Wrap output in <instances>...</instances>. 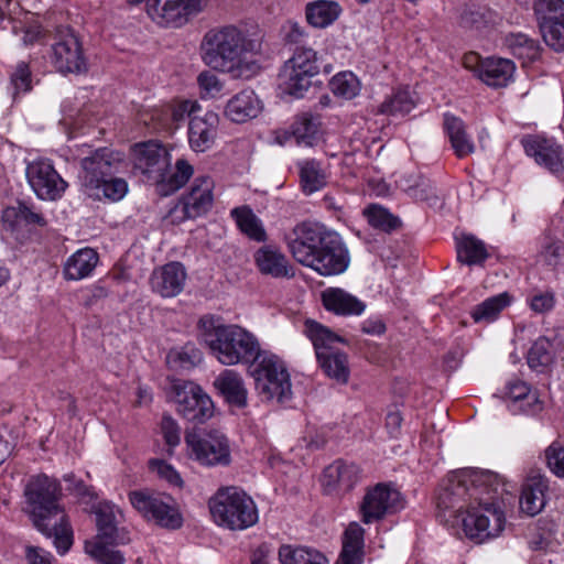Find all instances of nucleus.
<instances>
[{"label": "nucleus", "mask_w": 564, "mask_h": 564, "mask_svg": "<svg viewBox=\"0 0 564 564\" xmlns=\"http://www.w3.org/2000/svg\"><path fill=\"white\" fill-rule=\"evenodd\" d=\"M416 105L413 91L408 87L398 88L392 91L379 106L378 113L388 116H405Z\"/></svg>", "instance_id": "obj_39"}, {"label": "nucleus", "mask_w": 564, "mask_h": 564, "mask_svg": "<svg viewBox=\"0 0 564 564\" xmlns=\"http://www.w3.org/2000/svg\"><path fill=\"white\" fill-rule=\"evenodd\" d=\"M166 361L175 370L191 369L202 361V351L188 343L178 349H172L166 356Z\"/></svg>", "instance_id": "obj_47"}, {"label": "nucleus", "mask_w": 564, "mask_h": 564, "mask_svg": "<svg viewBox=\"0 0 564 564\" xmlns=\"http://www.w3.org/2000/svg\"><path fill=\"white\" fill-rule=\"evenodd\" d=\"M161 432L165 443L170 447H175L181 442V427L177 422L170 415L164 414L161 420Z\"/></svg>", "instance_id": "obj_60"}, {"label": "nucleus", "mask_w": 564, "mask_h": 564, "mask_svg": "<svg viewBox=\"0 0 564 564\" xmlns=\"http://www.w3.org/2000/svg\"><path fill=\"white\" fill-rule=\"evenodd\" d=\"M404 508V499L391 482H379L367 489L361 505V520L369 524Z\"/></svg>", "instance_id": "obj_10"}, {"label": "nucleus", "mask_w": 564, "mask_h": 564, "mask_svg": "<svg viewBox=\"0 0 564 564\" xmlns=\"http://www.w3.org/2000/svg\"><path fill=\"white\" fill-rule=\"evenodd\" d=\"M284 65L294 66L299 72L313 76H316L319 72L316 52L308 46L295 47L292 57Z\"/></svg>", "instance_id": "obj_48"}, {"label": "nucleus", "mask_w": 564, "mask_h": 564, "mask_svg": "<svg viewBox=\"0 0 564 564\" xmlns=\"http://www.w3.org/2000/svg\"><path fill=\"white\" fill-rule=\"evenodd\" d=\"M254 262L259 271L275 279H291L294 270L286 256L273 245L259 248L254 254Z\"/></svg>", "instance_id": "obj_23"}, {"label": "nucleus", "mask_w": 564, "mask_h": 564, "mask_svg": "<svg viewBox=\"0 0 564 564\" xmlns=\"http://www.w3.org/2000/svg\"><path fill=\"white\" fill-rule=\"evenodd\" d=\"M313 258V261L310 260L305 267L323 276L341 274L350 263L348 248L341 237L333 230H329L324 237Z\"/></svg>", "instance_id": "obj_11"}, {"label": "nucleus", "mask_w": 564, "mask_h": 564, "mask_svg": "<svg viewBox=\"0 0 564 564\" xmlns=\"http://www.w3.org/2000/svg\"><path fill=\"white\" fill-rule=\"evenodd\" d=\"M192 174V165L187 161L180 159L176 161L175 171L173 173L170 172V167L167 169L165 183L169 184L172 191H175L182 187L189 180Z\"/></svg>", "instance_id": "obj_57"}, {"label": "nucleus", "mask_w": 564, "mask_h": 564, "mask_svg": "<svg viewBox=\"0 0 564 564\" xmlns=\"http://www.w3.org/2000/svg\"><path fill=\"white\" fill-rule=\"evenodd\" d=\"M534 12L545 44L554 51L564 50V1L538 0Z\"/></svg>", "instance_id": "obj_16"}, {"label": "nucleus", "mask_w": 564, "mask_h": 564, "mask_svg": "<svg viewBox=\"0 0 564 564\" xmlns=\"http://www.w3.org/2000/svg\"><path fill=\"white\" fill-rule=\"evenodd\" d=\"M185 443L189 456L200 465L213 467L230 464L229 442L219 431L186 432Z\"/></svg>", "instance_id": "obj_9"}, {"label": "nucleus", "mask_w": 564, "mask_h": 564, "mask_svg": "<svg viewBox=\"0 0 564 564\" xmlns=\"http://www.w3.org/2000/svg\"><path fill=\"white\" fill-rule=\"evenodd\" d=\"M340 13V7L335 1L318 0L306 4L305 15L308 24L314 28H326L332 24Z\"/></svg>", "instance_id": "obj_38"}, {"label": "nucleus", "mask_w": 564, "mask_h": 564, "mask_svg": "<svg viewBox=\"0 0 564 564\" xmlns=\"http://www.w3.org/2000/svg\"><path fill=\"white\" fill-rule=\"evenodd\" d=\"M238 228L251 240L264 242L267 232L261 220L256 216L251 208L247 206L236 207L231 210Z\"/></svg>", "instance_id": "obj_41"}, {"label": "nucleus", "mask_w": 564, "mask_h": 564, "mask_svg": "<svg viewBox=\"0 0 564 564\" xmlns=\"http://www.w3.org/2000/svg\"><path fill=\"white\" fill-rule=\"evenodd\" d=\"M360 479V468L354 463L336 460L324 469L322 484L327 494L347 492Z\"/></svg>", "instance_id": "obj_22"}, {"label": "nucleus", "mask_w": 564, "mask_h": 564, "mask_svg": "<svg viewBox=\"0 0 564 564\" xmlns=\"http://www.w3.org/2000/svg\"><path fill=\"white\" fill-rule=\"evenodd\" d=\"M324 307L337 315H360L366 304L339 288H328L322 292Z\"/></svg>", "instance_id": "obj_31"}, {"label": "nucleus", "mask_w": 564, "mask_h": 564, "mask_svg": "<svg viewBox=\"0 0 564 564\" xmlns=\"http://www.w3.org/2000/svg\"><path fill=\"white\" fill-rule=\"evenodd\" d=\"M563 343L554 337L552 340L545 336L539 337L531 346L527 355L528 366L535 371H544L554 359L555 351Z\"/></svg>", "instance_id": "obj_34"}, {"label": "nucleus", "mask_w": 564, "mask_h": 564, "mask_svg": "<svg viewBox=\"0 0 564 564\" xmlns=\"http://www.w3.org/2000/svg\"><path fill=\"white\" fill-rule=\"evenodd\" d=\"M333 354L340 355L344 357L340 364L334 360H329L326 364H324L325 360L322 358V355L316 356L317 361L327 377L336 380L338 383L345 384L348 382L350 375L348 357L345 352L339 351L337 349H334Z\"/></svg>", "instance_id": "obj_54"}, {"label": "nucleus", "mask_w": 564, "mask_h": 564, "mask_svg": "<svg viewBox=\"0 0 564 564\" xmlns=\"http://www.w3.org/2000/svg\"><path fill=\"white\" fill-rule=\"evenodd\" d=\"M457 260L467 265L482 264L489 258L485 243L473 235L463 234L456 238Z\"/></svg>", "instance_id": "obj_35"}, {"label": "nucleus", "mask_w": 564, "mask_h": 564, "mask_svg": "<svg viewBox=\"0 0 564 564\" xmlns=\"http://www.w3.org/2000/svg\"><path fill=\"white\" fill-rule=\"evenodd\" d=\"M177 413L185 420L202 424L214 414L209 395L197 384L184 381L174 384Z\"/></svg>", "instance_id": "obj_14"}, {"label": "nucleus", "mask_w": 564, "mask_h": 564, "mask_svg": "<svg viewBox=\"0 0 564 564\" xmlns=\"http://www.w3.org/2000/svg\"><path fill=\"white\" fill-rule=\"evenodd\" d=\"M129 500L133 508L148 521L170 529H180L183 517L174 498L163 492L150 490H134L129 494Z\"/></svg>", "instance_id": "obj_8"}, {"label": "nucleus", "mask_w": 564, "mask_h": 564, "mask_svg": "<svg viewBox=\"0 0 564 564\" xmlns=\"http://www.w3.org/2000/svg\"><path fill=\"white\" fill-rule=\"evenodd\" d=\"M304 326V333L312 341L316 356L322 355V358L325 360L324 364L329 360L340 364L344 357L340 355H334L333 350L336 349L334 347L335 344L344 341L343 338L326 326L313 319H306Z\"/></svg>", "instance_id": "obj_27"}, {"label": "nucleus", "mask_w": 564, "mask_h": 564, "mask_svg": "<svg viewBox=\"0 0 564 564\" xmlns=\"http://www.w3.org/2000/svg\"><path fill=\"white\" fill-rule=\"evenodd\" d=\"M549 488L547 479L542 475H534L527 479L519 499L521 512L533 517L541 512L545 506V492Z\"/></svg>", "instance_id": "obj_30"}, {"label": "nucleus", "mask_w": 564, "mask_h": 564, "mask_svg": "<svg viewBox=\"0 0 564 564\" xmlns=\"http://www.w3.org/2000/svg\"><path fill=\"white\" fill-rule=\"evenodd\" d=\"M541 256L547 265L556 269L564 256V242L561 240H550L543 246Z\"/></svg>", "instance_id": "obj_59"}, {"label": "nucleus", "mask_w": 564, "mask_h": 564, "mask_svg": "<svg viewBox=\"0 0 564 564\" xmlns=\"http://www.w3.org/2000/svg\"><path fill=\"white\" fill-rule=\"evenodd\" d=\"M23 511L33 525L45 536L54 539L59 554H65L73 544V530L61 503L62 486L45 474L31 476L23 490Z\"/></svg>", "instance_id": "obj_2"}, {"label": "nucleus", "mask_w": 564, "mask_h": 564, "mask_svg": "<svg viewBox=\"0 0 564 564\" xmlns=\"http://www.w3.org/2000/svg\"><path fill=\"white\" fill-rule=\"evenodd\" d=\"M249 369L254 379L256 390L262 400L276 401L280 404L291 400L290 375L278 356L263 351Z\"/></svg>", "instance_id": "obj_6"}, {"label": "nucleus", "mask_w": 564, "mask_h": 564, "mask_svg": "<svg viewBox=\"0 0 564 564\" xmlns=\"http://www.w3.org/2000/svg\"><path fill=\"white\" fill-rule=\"evenodd\" d=\"M444 128L449 138L452 148L458 158H464L474 152V144L465 131L463 121L452 115H445Z\"/></svg>", "instance_id": "obj_40"}, {"label": "nucleus", "mask_w": 564, "mask_h": 564, "mask_svg": "<svg viewBox=\"0 0 564 564\" xmlns=\"http://www.w3.org/2000/svg\"><path fill=\"white\" fill-rule=\"evenodd\" d=\"M186 281V271L182 263L170 262L154 270L150 278L152 290L163 297L180 294Z\"/></svg>", "instance_id": "obj_24"}, {"label": "nucleus", "mask_w": 564, "mask_h": 564, "mask_svg": "<svg viewBox=\"0 0 564 564\" xmlns=\"http://www.w3.org/2000/svg\"><path fill=\"white\" fill-rule=\"evenodd\" d=\"M214 386L230 405L239 409L247 405L248 390L242 377L237 371L224 370L216 377Z\"/></svg>", "instance_id": "obj_29"}, {"label": "nucleus", "mask_w": 564, "mask_h": 564, "mask_svg": "<svg viewBox=\"0 0 564 564\" xmlns=\"http://www.w3.org/2000/svg\"><path fill=\"white\" fill-rule=\"evenodd\" d=\"M545 458L550 469L558 477H564V446L560 443L551 444L545 451Z\"/></svg>", "instance_id": "obj_58"}, {"label": "nucleus", "mask_w": 564, "mask_h": 564, "mask_svg": "<svg viewBox=\"0 0 564 564\" xmlns=\"http://www.w3.org/2000/svg\"><path fill=\"white\" fill-rule=\"evenodd\" d=\"M489 10L477 3H465L457 10V25L470 32H479L488 23Z\"/></svg>", "instance_id": "obj_42"}, {"label": "nucleus", "mask_w": 564, "mask_h": 564, "mask_svg": "<svg viewBox=\"0 0 564 564\" xmlns=\"http://www.w3.org/2000/svg\"><path fill=\"white\" fill-rule=\"evenodd\" d=\"M25 174L31 188L41 199L56 200L67 188V183L46 160L29 163Z\"/></svg>", "instance_id": "obj_17"}, {"label": "nucleus", "mask_w": 564, "mask_h": 564, "mask_svg": "<svg viewBox=\"0 0 564 564\" xmlns=\"http://www.w3.org/2000/svg\"><path fill=\"white\" fill-rule=\"evenodd\" d=\"M99 261L98 253L91 248H83L73 253L63 268L64 278L78 281L89 276Z\"/></svg>", "instance_id": "obj_32"}, {"label": "nucleus", "mask_w": 564, "mask_h": 564, "mask_svg": "<svg viewBox=\"0 0 564 564\" xmlns=\"http://www.w3.org/2000/svg\"><path fill=\"white\" fill-rule=\"evenodd\" d=\"M170 165V154L161 144L150 141L134 147V167L148 181L165 183Z\"/></svg>", "instance_id": "obj_19"}, {"label": "nucleus", "mask_w": 564, "mask_h": 564, "mask_svg": "<svg viewBox=\"0 0 564 564\" xmlns=\"http://www.w3.org/2000/svg\"><path fill=\"white\" fill-rule=\"evenodd\" d=\"M281 564H328L327 558L314 549L284 544L279 549Z\"/></svg>", "instance_id": "obj_43"}, {"label": "nucleus", "mask_w": 564, "mask_h": 564, "mask_svg": "<svg viewBox=\"0 0 564 564\" xmlns=\"http://www.w3.org/2000/svg\"><path fill=\"white\" fill-rule=\"evenodd\" d=\"M128 189V183L124 178L112 175L107 180L95 183L91 188L87 187L83 191L93 199L119 202L127 195Z\"/></svg>", "instance_id": "obj_37"}, {"label": "nucleus", "mask_w": 564, "mask_h": 564, "mask_svg": "<svg viewBox=\"0 0 564 564\" xmlns=\"http://www.w3.org/2000/svg\"><path fill=\"white\" fill-rule=\"evenodd\" d=\"M206 6L207 0H147V11L151 19L173 28L186 24Z\"/></svg>", "instance_id": "obj_15"}, {"label": "nucleus", "mask_w": 564, "mask_h": 564, "mask_svg": "<svg viewBox=\"0 0 564 564\" xmlns=\"http://www.w3.org/2000/svg\"><path fill=\"white\" fill-rule=\"evenodd\" d=\"M199 336L212 355L223 365L254 362L263 351L257 338L238 325H227L215 315H204L198 321Z\"/></svg>", "instance_id": "obj_4"}, {"label": "nucleus", "mask_w": 564, "mask_h": 564, "mask_svg": "<svg viewBox=\"0 0 564 564\" xmlns=\"http://www.w3.org/2000/svg\"><path fill=\"white\" fill-rule=\"evenodd\" d=\"M208 506L214 521L229 530H246L259 520L256 502L238 487L219 488Z\"/></svg>", "instance_id": "obj_5"}, {"label": "nucleus", "mask_w": 564, "mask_h": 564, "mask_svg": "<svg viewBox=\"0 0 564 564\" xmlns=\"http://www.w3.org/2000/svg\"><path fill=\"white\" fill-rule=\"evenodd\" d=\"M301 185L306 194L319 191L326 184V175L316 160H305L299 164Z\"/></svg>", "instance_id": "obj_44"}, {"label": "nucleus", "mask_w": 564, "mask_h": 564, "mask_svg": "<svg viewBox=\"0 0 564 564\" xmlns=\"http://www.w3.org/2000/svg\"><path fill=\"white\" fill-rule=\"evenodd\" d=\"M365 530L356 522L348 525L343 549L336 564H361L364 561Z\"/></svg>", "instance_id": "obj_33"}, {"label": "nucleus", "mask_w": 564, "mask_h": 564, "mask_svg": "<svg viewBox=\"0 0 564 564\" xmlns=\"http://www.w3.org/2000/svg\"><path fill=\"white\" fill-rule=\"evenodd\" d=\"M96 523L98 529L97 542H86V552L100 564H123L121 552L110 547L111 544L126 542L123 533L118 530V517L121 511L115 505L101 502L96 509Z\"/></svg>", "instance_id": "obj_7"}, {"label": "nucleus", "mask_w": 564, "mask_h": 564, "mask_svg": "<svg viewBox=\"0 0 564 564\" xmlns=\"http://www.w3.org/2000/svg\"><path fill=\"white\" fill-rule=\"evenodd\" d=\"M500 398L514 414L534 415L543 409L536 392H532L528 383L519 379L509 381Z\"/></svg>", "instance_id": "obj_21"}, {"label": "nucleus", "mask_w": 564, "mask_h": 564, "mask_svg": "<svg viewBox=\"0 0 564 564\" xmlns=\"http://www.w3.org/2000/svg\"><path fill=\"white\" fill-rule=\"evenodd\" d=\"M555 305V295L552 291L539 292L531 296L530 307L539 314L553 310Z\"/></svg>", "instance_id": "obj_64"}, {"label": "nucleus", "mask_w": 564, "mask_h": 564, "mask_svg": "<svg viewBox=\"0 0 564 564\" xmlns=\"http://www.w3.org/2000/svg\"><path fill=\"white\" fill-rule=\"evenodd\" d=\"M329 229L318 223L302 221L289 230H285L282 240L293 259L302 265L312 260L322 240Z\"/></svg>", "instance_id": "obj_13"}, {"label": "nucleus", "mask_w": 564, "mask_h": 564, "mask_svg": "<svg viewBox=\"0 0 564 564\" xmlns=\"http://www.w3.org/2000/svg\"><path fill=\"white\" fill-rule=\"evenodd\" d=\"M214 181L207 176L194 180L191 191L183 198V210L187 218H196L206 214L213 205Z\"/></svg>", "instance_id": "obj_26"}, {"label": "nucleus", "mask_w": 564, "mask_h": 564, "mask_svg": "<svg viewBox=\"0 0 564 564\" xmlns=\"http://www.w3.org/2000/svg\"><path fill=\"white\" fill-rule=\"evenodd\" d=\"M494 474L489 469L463 468L451 471L438 485L436 508L438 517L453 523L460 519L466 536L482 543L490 536L489 517L494 514Z\"/></svg>", "instance_id": "obj_1"}, {"label": "nucleus", "mask_w": 564, "mask_h": 564, "mask_svg": "<svg viewBox=\"0 0 564 564\" xmlns=\"http://www.w3.org/2000/svg\"><path fill=\"white\" fill-rule=\"evenodd\" d=\"M313 77L299 72L294 66L283 65L279 73V87L286 95L302 98L312 86Z\"/></svg>", "instance_id": "obj_36"}, {"label": "nucleus", "mask_w": 564, "mask_h": 564, "mask_svg": "<svg viewBox=\"0 0 564 564\" xmlns=\"http://www.w3.org/2000/svg\"><path fill=\"white\" fill-rule=\"evenodd\" d=\"M122 163V154L109 148H99L90 155L83 158L80 161L83 189L91 188L95 183L115 175L119 172Z\"/></svg>", "instance_id": "obj_18"}, {"label": "nucleus", "mask_w": 564, "mask_h": 564, "mask_svg": "<svg viewBox=\"0 0 564 564\" xmlns=\"http://www.w3.org/2000/svg\"><path fill=\"white\" fill-rule=\"evenodd\" d=\"M308 34L297 22H288L284 28V41L286 44L306 46Z\"/></svg>", "instance_id": "obj_62"}, {"label": "nucleus", "mask_w": 564, "mask_h": 564, "mask_svg": "<svg viewBox=\"0 0 564 564\" xmlns=\"http://www.w3.org/2000/svg\"><path fill=\"white\" fill-rule=\"evenodd\" d=\"M464 65L466 68L471 69L475 75L488 86L494 85V59L487 57L486 59L475 52H470L464 56Z\"/></svg>", "instance_id": "obj_52"}, {"label": "nucleus", "mask_w": 564, "mask_h": 564, "mask_svg": "<svg viewBox=\"0 0 564 564\" xmlns=\"http://www.w3.org/2000/svg\"><path fill=\"white\" fill-rule=\"evenodd\" d=\"M408 192L411 197L419 200H431L437 198L434 185L423 177H421L413 186H410Z\"/></svg>", "instance_id": "obj_63"}, {"label": "nucleus", "mask_w": 564, "mask_h": 564, "mask_svg": "<svg viewBox=\"0 0 564 564\" xmlns=\"http://www.w3.org/2000/svg\"><path fill=\"white\" fill-rule=\"evenodd\" d=\"M10 84L13 89V98L20 94H26L32 89V73L29 64L20 62L10 75Z\"/></svg>", "instance_id": "obj_55"}, {"label": "nucleus", "mask_w": 564, "mask_h": 564, "mask_svg": "<svg viewBox=\"0 0 564 564\" xmlns=\"http://www.w3.org/2000/svg\"><path fill=\"white\" fill-rule=\"evenodd\" d=\"M219 117L214 111L204 116H192L188 124V141L195 152H205L210 149L217 135Z\"/></svg>", "instance_id": "obj_25"}, {"label": "nucleus", "mask_w": 564, "mask_h": 564, "mask_svg": "<svg viewBox=\"0 0 564 564\" xmlns=\"http://www.w3.org/2000/svg\"><path fill=\"white\" fill-rule=\"evenodd\" d=\"M525 153L533 158L535 163L554 175L564 172V151L555 140L538 134H529L521 141Z\"/></svg>", "instance_id": "obj_20"}, {"label": "nucleus", "mask_w": 564, "mask_h": 564, "mask_svg": "<svg viewBox=\"0 0 564 564\" xmlns=\"http://www.w3.org/2000/svg\"><path fill=\"white\" fill-rule=\"evenodd\" d=\"M364 215L370 226L386 232H391L400 226V220L380 205L372 204L364 209Z\"/></svg>", "instance_id": "obj_50"}, {"label": "nucleus", "mask_w": 564, "mask_h": 564, "mask_svg": "<svg viewBox=\"0 0 564 564\" xmlns=\"http://www.w3.org/2000/svg\"><path fill=\"white\" fill-rule=\"evenodd\" d=\"M262 35L248 34L236 25L210 29L200 43V56L210 68L239 78L247 69L245 57L261 51Z\"/></svg>", "instance_id": "obj_3"}, {"label": "nucleus", "mask_w": 564, "mask_h": 564, "mask_svg": "<svg viewBox=\"0 0 564 564\" xmlns=\"http://www.w3.org/2000/svg\"><path fill=\"white\" fill-rule=\"evenodd\" d=\"M262 109V101L256 93L243 89L227 101L224 113L230 121L243 123L258 117Z\"/></svg>", "instance_id": "obj_28"}, {"label": "nucleus", "mask_w": 564, "mask_h": 564, "mask_svg": "<svg viewBox=\"0 0 564 564\" xmlns=\"http://www.w3.org/2000/svg\"><path fill=\"white\" fill-rule=\"evenodd\" d=\"M14 218L17 224H25V225H37L45 226L46 220L43 215L33 210L26 203L18 202L17 206L7 208L3 213V218L9 220L10 218Z\"/></svg>", "instance_id": "obj_53"}, {"label": "nucleus", "mask_w": 564, "mask_h": 564, "mask_svg": "<svg viewBox=\"0 0 564 564\" xmlns=\"http://www.w3.org/2000/svg\"><path fill=\"white\" fill-rule=\"evenodd\" d=\"M319 119L310 113H303L296 118L292 129L293 135L299 144L312 145L319 127Z\"/></svg>", "instance_id": "obj_49"}, {"label": "nucleus", "mask_w": 564, "mask_h": 564, "mask_svg": "<svg viewBox=\"0 0 564 564\" xmlns=\"http://www.w3.org/2000/svg\"><path fill=\"white\" fill-rule=\"evenodd\" d=\"M503 45L518 58L534 61L539 56V44L523 33H510L505 36Z\"/></svg>", "instance_id": "obj_45"}, {"label": "nucleus", "mask_w": 564, "mask_h": 564, "mask_svg": "<svg viewBox=\"0 0 564 564\" xmlns=\"http://www.w3.org/2000/svg\"><path fill=\"white\" fill-rule=\"evenodd\" d=\"M329 88L334 95L349 100L359 94L360 83L351 72H341L330 79Z\"/></svg>", "instance_id": "obj_51"}, {"label": "nucleus", "mask_w": 564, "mask_h": 564, "mask_svg": "<svg viewBox=\"0 0 564 564\" xmlns=\"http://www.w3.org/2000/svg\"><path fill=\"white\" fill-rule=\"evenodd\" d=\"M514 63L509 58L496 57V88L506 87L513 80Z\"/></svg>", "instance_id": "obj_61"}, {"label": "nucleus", "mask_w": 564, "mask_h": 564, "mask_svg": "<svg viewBox=\"0 0 564 564\" xmlns=\"http://www.w3.org/2000/svg\"><path fill=\"white\" fill-rule=\"evenodd\" d=\"M52 44V63L63 74H80L87 70L82 43L68 26H58Z\"/></svg>", "instance_id": "obj_12"}, {"label": "nucleus", "mask_w": 564, "mask_h": 564, "mask_svg": "<svg viewBox=\"0 0 564 564\" xmlns=\"http://www.w3.org/2000/svg\"><path fill=\"white\" fill-rule=\"evenodd\" d=\"M556 524L550 519H540L531 529L529 547L533 551H542L550 547L554 541Z\"/></svg>", "instance_id": "obj_46"}, {"label": "nucleus", "mask_w": 564, "mask_h": 564, "mask_svg": "<svg viewBox=\"0 0 564 564\" xmlns=\"http://www.w3.org/2000/svg\"><path fill=\"white\" fill-rule=\"evenodd\" d=\"M197 84L202 98H215L224 88V83L210 70L202 72L197 76Z\"/></svg>", "instance_id": "obj_56"}]
</instances>
